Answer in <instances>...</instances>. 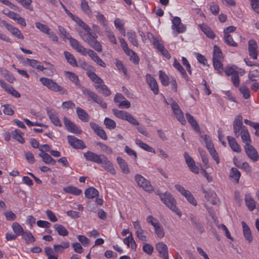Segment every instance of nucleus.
<instances>
[{"mask_svg":"<svg viewBox=\"0 0 259 259\" xmlns=\"http://www.w3.org/2000/svg\"><path fill=\"white\" fill-rule=\"evenodd\" d=\"M63 122L66 129L68 131L75 134L81 133V131L77 126L65 116L63 118Z\"/></svg>","mask_w":259,"mask_h":259,"instance_id":"obj_16","label":"nucleus"},{"mask_svg":"<svg viewBox=\"0 0 259 259\" xmlns=\"http://www.w3.org/2000/svg\"><path fill=\"white\" fill-rule=\"evenodd\" d=\"M12 137L21 144L25 142V140L21 136V132L19 130H15L12 132Z\"/></svg>","mask_w":259,"mask_h":259,"instance_id":"obj_48","label":"nucleus"},{"mask_svg":"<svg viewBox=\"0 0 259 259\" xmlns=\"http://www.w3.org/2000/svg\"><path fill=\"white\" fill-rule=\"evenodd\" d=\"M156 249L163 259H168V247L162 243L159 242L156 245Z\"/></svg>","mask_w":259,"mask_h":259,"instance_id":"obj_20","label":"nucleus"},{"mask_svg":"<svg viewBox=\"0 0 259 259\" xmlns=\"http://www.w3.org/2000/svg\"><path fill=\"white\" fill-rule=\"evenodd\" d=\"M230 176L238 183L241 176V173L236 168L233 167L231 170Z\"/></svg>","mask_w":259,"mask_h":259,"instance_id":"obj_53","label":"nucleus"},{"mask_svg":"<svg viewBox=\"0 0 259 259\" xmlns=\"http://www.w3.org/2000/svg\"><path fill=\"white\" fill-rule=\"evenodd\" d=\"M210 7V10L212 14L217 15L219 12L220 8L219 6L214 2H211L209 4Z\"/></svg>","mask_w":259,"mask_h":259,"instance_id":"obj_64","label":"nucleus"},{"mask_svg":"<svg viewBox=\"0 0 259 259\" xmlns=\"http://www.w3.org/2000/svg\"><path fill=\"white\" fill-rule=\"evenodd\" d=\"M159 79L162 84L164 86H168L169 84V78L166 74L162 70L159 71Z\"/></svg>","mask_w":259,"mask_h":259,"instance_id":"obj_51","label":"nucleus"},{"mask_svg":"<svg viewBox=\"0 0 259 259\" xmlns=\"http://www.w3.org/2000/svg\"><path fill=\"white\" fill-rule=\"evenodd\" d=\"M244 150L247 156L253 161H257L259 155L256 150L251 145L244 146Z\"/></svg>","mask_w":259,"mask_h":259,"instance_id":"obj_12","label":"nucleus"},{"mask_svg":"<svg viewBox=\"0 0 259 259\" xmlns=\"http://www.w3.org/2000/svg\"><path fill=\"white\" fill-rule=\"evenodd\" d=\"M21 4L25 9L32 11L33 7L31 5V0H16Z\"/></svg>","mask_w":259,"mask_h":259,"instance_id":"obj_62","label":"nucleus"},{"mask_svg":"<svg viewBox=\"0 0 259 259\" xmlns=\"http://www.w3.org/2000/svg\"><path fill=\"white\" fill-rule=\"evenodd\" d=\"M121 47L127 56H130V60L135 64H139L140 58L137 54L132 50L129 49L128 45L125 40L122 38H119Z\"/></svg>","mask_w":259,"mask_h":259,"instance_id":"obj_5","label":"nucleus"},{"mask_svg":"<svg viewBox=\"0 0 259 259\" xmlns=\"http://www.w3.org/2000/svg\"><path fill=\"white\" fill-rule=\"evenodd\" d=\"M64 74L66 76L72 81L74 85L80 89V87H83L79 83L78 77L73 72L69 71H65Z\"/></svg>","mask_w":259,"mask_h":259,"instance_id":"obj_26","label":"nucleus"},{"mask_svg":"<svg viewBox=\"0 0 259 259\" xmlns=\"http://www.w3.org/2000/svg\"><path fill=\"white\" fill-rule=\"evenodd\" d=\"M135 180L138 185L140 187H142L146 191H151L153 190L150 181L145 179L144 177L140 174H137L135 176Z\"/></svg>","mask_w":259,"mask_h":259,"instance_id":"obj_6","label":"nucleus"},{"mask_svg":"<svg viewBox=\"0 0 259 259\" xmlns=\"http://www.w3.org/2000/svg\"><path fill=\"white\" fill-rule=\"evenodd\" d=\"M117 162L124 174H128L130 173V171L128 164L122 158L118 157L117 158Z\"/></svg>","mask_w":259,"mask_h":259,"instance_id":"obj_28","label":"nucleus"},{"mask_svg":"<svg viewBox=\"0 0 259 259\" xmlns=\"http://www.w3.org/2000/svg\"><path fill=\"white\" fill-rule=\"evenodd\" d=\"M46 111L51 122L57 126H62L61 122L59 119L57 112H56L55 110L51 109L49 107H47L46 108Z\"/></svg>","mask_w":259,"mask_h":259,"instance_id":"obj_13","label":"nucleus"},{"mask_svg":"<svg viewBox=\"0 0 259 259\" xmlns=\"http://www.w3.org/2000/svg\"><path fill=\"white\" fill-rule=\"evenodd\" d=\"M1 23L5 26L8 31H9L13 35L19 39H23L24 36L21 31L17 28L13 27L11 24H8L6 21H1Z\"/></svg>","mask_w":259,"mask_h":259,"instance_id":"obj_17","label":"nucleus"},{"mask_svg":"<svg viewBox=\"0 0 259 259\" xmlns=\"http://www.w3.org/2000/svg\"><path fill=\"white\" fill-rule=\"evenodd\" d=\"M213 65L215 69L218 71V73L220 74H222L223 70V65L221 62V60H212Z\"/></svg>","mask_w":259,"mask_h":259,"instance_id":"obj_57","label":"nucleus"},{"mask_svg":"<svg viewBox=\"0 0 259 259\" xmlns=\"http://www.w3.org/2000/svg\"><path fill=\"white\" fill-rule=\"evenodd\" d=\"M104 124L107 128L113 130L116 127V122L112 119L106 117L104 121Z\"/></svg>","mask_w":259,"mask_h":259,"instance_id":"obj_54","label":"nucleus"},{"mask_svg":"<svg viewBox=\"0 0 259 259\" xmlns=\"http://www.w3.org/2000/svg\"><path fill=\"white\" fill-rule=\"evenodd\" d=\"M186 116L189 123L190 124L192 127H193L194 130L196 132L199 133L200 127L199 124L197 121L194 119V117L189 113H187L186 114Z\"/></svg>","mask_w":259,"mask_h":259,"instance_id":"obj_29","label":"nucleus"},{"mask_svg":"<svg viewBox=\"0 0 259 259\" xmlns=\"http://www.w3.org/2000/svg\"><path fill=\"white\" fill-rule=\"evenodd\" d=\"M35 26L37 29H38L40 31H41L43 33H46V34L49 33L50 29L49 28V27L47 25L42 24L40 22H36Z\"/></svg>","mask_w":259,"mask_h":259,"instance_id":"obj_58","label":"nucleus"},{"mask_svg":"<svg viewBox=\"0 0 259 259\" xmlns=\"http://www.w3.org/2000/svg\"><path fill=\"white\" fill-rule=\"evenodd\" d=\"M201 138L204 141L207 150L210 149L214 147L210 138L207 135L201 136Z\"/></svg>","mask_w":259,"mask_h":259,"instance_id":"obj_56","label":"nucleus"},{"mask_svg":"<svg viewBox=\"0 0 259 259\" xmlns=\"http://www.w3.org/2000/svg\"><path fill=\"white\" fill-rule=\"evenodd\" d=\"M239 91L241 92V93L243 95V96L244 99H248L250 96V93L249 89L246 86H242L239 88Z\"/></svg>","mask_w":259,"mask_h":259,"instance_id":"obj_60","label":"nucleus"},{"mask_svg":"<svg viewBox=\"0 0 259 259\" xmlns=\"http://www.w3.org/2000/svg\"><path fill=\"white\" fill-rule=\"evenodd\" d=\"M136 144L139 145L143 149L151 153H155V151L154 148L148 145L147 144L143 142L140 140L136 139Z\"/></svg>","mask_w":259,"mask_h":259,"instance_id":"obj_43","label":"nucleus"},{"mask_svg":"<svg viewBox=\"0 0 259 259\" xmlns=\"http://www.w3.org/2000/svg\"><path fill=\"white\" fill-rule=\"evenodd\" d=\"M13 231L15 232L17 236L22 235L25 232L23 228L18 223H13L12 226Z\"/></svg>","mask_w":259,"mask_h":259,"instance_id":"obj_50","label":"nucleus"},{"mask_svg":"<svg viewBox=\"0 0 259 259\" xmlns=\"http://www.w3.org/2000/svg\"><path fill=\"white\" fill-rule=\"evenodd\" d=\"M128 41L134 46H139L138 41L136 32L133 30H130L126 33Z\"/></svg>","mask_w":259,"mask_h":259,"instance_id":"obj_33","label":"nucleus"},{"mask_svg":"<svg viewBox=\"0 0 259 259\" xmlns=\"http://www.w3.org/2000/svg\"><path fill=\"white\" fill-rule=\"evenodd\" d=\"M67 140L68 143L73 148L76 149H83L85 148V145L82 140L77 139L74 136H68Z\"/></svg>","mask_w":259,"mask_h":259,"instance_id":"obj_11","label":"nucleus"},{"mask_svg":"<svg viewBox=\"0 0 259 259\" xmlns=\"http://www.w3.org/2000/svg\"><path fill=\"white\" fill-rule=\"evenodd\" d=\"M64 55L67 62L72 67H77V63L76 59L72 54L69 52L65 51Z\"/></svg>","mask_w":259,"mask_h":259,"instance_id":"obj_38","label":"nucleus"},{"mask_svg":"<svg viewBox=\"0 0 259 259\" xmlns=\"http://www.w3.org/2000/svg\"><path fill=\"white\" fill-rule=\"evenodd\" d=\"M26 61L31 67L35 68L39 71H43L46 68L41 65V63L34 59H30L29 58L26 59Z\"/></svg>","mask_w":259,"mask_h":259,"instance_id":"obj_37","label":"nucleus"},{"mask_svg":"<svg viewBox=\"0 0 259 259\" xmlns=\"http://www.w3.org/2000/svg\"><path fill=\"white\" fill-rule=\"evenodd\" d=\"M54 227L60 235L62 236L68 235V231L63 225L56 224L54 225Z\"/></svg>","mask_w":259,"mask_h":259,"instance_id":"obj_40","label":"nucleus"},{"mask_svg":"<svg viewBox=\"0 0 259 259\" xmlns=\"http://www.w3.org/2000/svg\"><path fill=\"white\" fill-rule=\"evenodd\" d=\"M90 126L95 133L101 139H107V136L103 128L94 122H91Z\"/></svg>","mask_w":259,"mask_h":259,"instance_id":"obj_21","label":"nucleus"},{"mask_svg":"<svg viewBox=\"0 0 259 259\" xmlns=\"http://www.w3.org/2000/svg\"><path fill=\"white\" fill-rule=\"evenodd\" d=\"M69 42L72 48L75 50L77 52L83 56H86L88 54L93 61L98 56L97 54L94 51L91 49H87L82 46L77 40L71 37L69 39Z\"/></svg>","mask_w":259,"mask_h":259,"instance_id":"obj_3","label":"nucleus"},{"mask_svg":"<svg viewBox=\"0 0 259 259\" xmlns=\"http://www.w3.org/2000/svg\"><path fill=\"white\" fill-rule=\"evenodd\" d=\"M190 220L195 229L200 233H202L204 232L205 230L204 227L200 223L199 219L197 217L191 214L190 215Z\"/></svg>","mask_w":259,"mask_h":259,"instance_id":"obj_22","label":"nucleus"},{"mask_svg":"<svg viewBox=\"0 0 259 259\" xmlns=\"http://www.w3.org/2000/svg\"><path fill=\"white\" fill-rule=\"evenodd\" d=\"M176 189L183 195L188 200V201L194 206H196L197 203L191 193L187 190H186L184 187L180 185H175Z\"/></svg>","mask_w":259,"mask_h":259,"instance_id":"obj_7","label":"nucleus"},{"mask_svg":"<svg viewBox=\"0 0 259 259\" xmlns=\"http://www.w3.org/2000/svg\"><path fill=\"white\" fill-rule=\"evenodd\" d=\"M63 191L67 193L74 195H79L82 193V190L74 186H68L63 188Z\"/></svg>","mask_w":259,"mask_h":259,"instance_id":"obj_39","label":"nucleus"},{"mask_svg":"<svg viewBox=\"0 0 259 259\" xmlns=\"http://www.w3.org/2000/svg\"><path fill=\"white\" fill-rule=\"evenodd\" d=\"M80 7L82 11L88 15H92V12L90 9L88 2L86 0H81Z\"/></svg>","mask_w":259,"mask_h":259,"instance_id":"obj_44","label":"nucleus"},{"mask_svg":"<svg viewBox=\"0 0 259 259\" xmlns=\"http://www.w3.org/2000/svg\"><path fill=\"white\" fill-rule=\"evenodd\" d=\"M99 191L96 188L91 187L84 191V195L87 198H94L99 196Z\"/></svg>","mask_w":259,"mask_h":259,"instance_id":"obj_31","label":"nucleus"},{"mask_svg":"<svg viewBox=\"0 0 259 259\" xmlns=\"http://www.w3.org/2000/svg\"><path fill=\"white\" fill-rule=\"evenodd\" d=\"M96 18L97 20L100 22L101 25H102L104 27L107 26V21L106 20L105 16L103 14L100 13L99 12H97Z\"/></svg>","mask_w":259,"mask_h":259,"instance_id":"obj_55","label":"nucleus"},{"mask_svg":"<svg viewBox=\"0 0 259 259\" xmlns=\"http://www.w3.org/2000/svg\"><path fill=\"white\" fill-rule=\"evenodd\" d=\"M146 79L148 84L153 94L155 95L158 94V85L156 79L151 74L148 73L146 75Z\"/></svg>","mask_w":259,"mask_h":259,"instance_id":"obj_15","label":"nucleus"},{"mask_svg":"<svg viewBox=\"0 0 259 259\" xmlns=\"http://www.w3.org/2000/svg\"><path fill=\"white\" fill-rule=\"evenodd\" d=\"M115 65L119 70H121L123 72L124 75H127V69L121 61L116 59L115 61Z\"/></svg>","mask_w":259,"mask_h":259,"instance_id":"obj_63","label":"nucleus"},{"mask_svg":"<svg viewBox=\"0 0 259 259\" xmlns=\"http://www.w3.org/2000/svg\"><path fill=\"white\" fill-rule=\"evenodd\" d=\"M184 156L186 162L190 170L195 174H198L199 172V168L196 165L195 162L193 158L186 152L184 153Z\"/></svg>","mask_w":259,"mask_h":259,"instance_id":"obj_14","label":"nucleus"},{"mask_svg":"<svg viewBox=\"0 0 259 259\" xmlns=\"http://www.w3.org/2000/svg\"><path fill=\"white\" fill-rule=\"evenodd\" d=\"M114 25L115 27L120 30L121 32L123 33V35H125V30L123 27V24L122 21L119 18H116L114 20Z\"/></svg>","mask_w":259,"mask_h":259,"instance_id":"obj_61","label":"nucleus"},{"mask_svg":"<svg viewBox=\"0 0 259 259\" xmlns=\"http://www.w3.org/2000/svg\"><path fill=\"white\" fill-rule=\"evenodd\" d=\"M223 58V53L219 47L214 46L212 60H222Z\"/></svg>","mask_w":259,"mask_h":259,"instance_id":"obj_45","label":"nucleus"},{"mask_svg":"<svg viewBox=\"0 0 259 259\" xmlns=\"http://www.w3.org/2000/svg\"><path fill=\"white\" fill-rule=\"evenodd\" d=\"M245 201L246 206L250 211H252L255 208L256 202L250 195L245 196Z\"/></svg>","mask_w":259,"mask_h":259,"instance_id":"obj_36","label":"nucleus"},{"mask_svg":"<svg viewBox=\"0 0 259 259\" xmlns=\"http://www.w3.org/2000/svg\"><path fill=\"white\" fill-rule=\"evenodd\" d=\"M102 158V167L110 174L113 175H115L116 170L112 163L105 155Z\"/></svg>","mask_w":259,"mask_h":259,"instance_id":"obj_18","label":"nucleus"},{"mask_svg":"<svg viewBox=\"0 0 259 259\" xmlns=\"http://www.w3.org/2000/svg\"><path fill=\"white\" fill-rule=\"evenodd\" d=\"M224 39L225 42L228 46L234 47L238 46L237 44L234 41L233 37L230 34L224 35Z\"/></svg>","mask_w":259,"mask_h":259,"instance_id":"obj_52","label":"nucleus"},{"mask_svg":"<svg viewBox=\"0 0 259 259\" xmlns=\"http://www.w3.org/2000/svg\"><path fill=\"white\" fill-rule=\"evenodd\" d=\"M112 112L116 117L123 120H125L128 113V112L125 111L119 110L117 109H113Z\"/></svg>","mask_w":259,"mask_h":259,"instance_id":"obj_46","label":"nucleus"},{"mask_svg":"<svg viewBox=\"0 0 259 259\" xmlns=\"http://www.w3.org/2000/svg\"><path fill=\"white\" fill-rule=\"evenodd\" d=\"M76 113L79 118L83 122H88L90 120V117L88 113L83 109L77 107L76 108Z\"/></svg>","mask_w":259,"mask_h":259,"instance_id":"obj_27","label":"nucleus"},{"mask_svg":"<svg viewBox=\"0 0 259 259\" xmlns=\"http://www.w3.org/2000/svg\"><path fill=\"white\" fill-rule=\"evenodd\" d=\"M147 234V232L143 229H141L139 231H136V234L137 237L140 240L143 241H146L147 240V237L146 235Z\"/></svg>","mask_w":259,"mask_h":259,"instance_id":"obj_59","label":"nucleus"},{"mask_svg":"<svg viewBox=\"0 0 259 259\" xmlns=\"http://www.w3.org/2000/svg\"><path fill=\"white\" fill-rule=\"evenodd\" d=\"M241 137L243 143L245 145H250L251 139L250 138L249 134L246 127H243L240 133Z\"/></svg>","mask_w":259,"mask_h":259,"instance_id":"obj_32","label":"nucleus"},{"mask_svg":"<svg viewBox=\"0 0 259 259\" xmlns=\"http://www.w3.org/2000/svg\"><path fill=\"white\" fill-rule=\"evenodd\" d=\"M242 119V116L239 114L235 117L233 123V132L237 138L240 136V131L241 132L243 127H245L243 125Z\"/></svg>","mask_w":259,"mask_h":259,"instance_id":"obj_9","label":"nucleus"},{"mask_svg":"<svg viewBox=\"0 0 259 259\" xmlns=\"http://www.w3.org/2000/svg\"><path fill=\"white\" fill-rule=\"evenodd\" d=\"M155 233L157 236L159 238H162L164 236L165 233L163 227L159 223L154 227Z\"/></svg>","mask_w":259,"mask_h":259,"instance_id":"obj_49","label":"nucleus"},{"mask_svg":"<svg viewBox=\"0 0 259 259\" xmlns=\"http://www.w3.org/2000/svg\"><path fill=\"white\" fill-rule=\"evenodd\" d=\"M199 27L208 37L211 39H213L215 37V35L213 31L206 25L204 24H200Z\"/></svg>","mask_w":259,"mask_h":259,"instance_id":"obj_30","label":"nucleus"},{"mask_svg":"<svg viewBox=\"0 0 259 259\" xmlns=\"http://www.w3.org/2000/svg\"><path fill=\"white\" fill-rule=\"evenodd\" d=\"M39 156L42 158L43 162L46 164L55 165L56 162V161L47 153L41 152L39 154Z\"/></svg>","mask_w":259,"mask_h":259,"instance_id":"obj_34","label":"nucleus"},{"mask_svg":"<svg viewBox=\"0 0 259 259\" xmlns=\"http://www.w3.org/2000/svg\"><path fill=\"white\" fill-rule=\"evenodd\" d=\"M104 156V155H99L90 151H88L83 153V156L87 160L100 164L102 163V158H103Z\"/></svg>","mask_w":259,"mask_h":259,"instance_id":"obj_10","label":"nucleus"},{"mask_svg":"<svg viewBox=\"0 0 259 259\" xmlns=\"http://www.w3.org/2000/svg\"><path fill=\"white\" fill-rule=\"evenodd\" d=\"M241 224L243 228V235L245 239L249 243L252 242L253 240V237L249 227L244 222H242Z\"/></svg>","mask_w":259,"mask_h":259,"instance_id":"obj_23","label":"nucleus"},{"mask_svg":"<svg viewBox=\"0 0 259 259\" xmlns=\"http://www.w3.org/2000/svg\"><path fill=\"white\" fill-rule=\"evenodd\" d=\"M159 197L161 201L172 211L179 217H181V210L176 206V200L173 196L169 192L159 194Z\"/></svg>","mask_w":259,"mask_h":259,"instance_id":"obj_2","label":"nucleus"},{"mask_svg":"<svg viewBox=\"0 0 259 259\" xmlns=\"http://www.w3.org/2000/svg\"><path fill=\"white\" fill-rule=\"evenodd\" d=\"M80 37L95 51L98 52L102 51L101 44L97 40L98 35L95 32H84L82 31H79Z\"/></svg>","mask_w":259,"mask_h":259,"instance_id":"obj_1","label":"nucleus"},{"mask_svg":"<svg viewBox=\"0 0 259 259\" xmlns=\"http://www.w3.org/2000/svg\"><path fill=\"white\" fill-rule=\"evenodd\" d=\"M80 90L82 91V94L86 96L88 95L89 97L88 100H92L94 102L96 103V102L99 100L100 98L96 93L93 92V91L86 89L84 87H80Z\"/></svg>","mask_w":259,"mask_h":259,"instance_id":"obj_24","label":"nucleus"},{"mask_svg":"<svg viewBox=\"0 0 259 259\" xmlns=\"http://www.w3.org/2000/svg\"><path fill=\"white\" fill-rule=\"evenodd\" d=\"M227 139L231 149L234 152L240 153L241 151V149L239 145L237 143L236 139L231 136H227Z\"/></svg>","mask_w":259,"mask_h":259,"instance_id":"obj_25","label":"nucleus"},{"mask_svg":"<svg viewBox=\"0 0 259 259\" xmlns=\"http://www.w3.org/2000/svg\"><path fill=\"white\" fill-rule=\"evenodd\" d=\"M87 74L93 82L98 84V85H100L104 83L103 80L98 76L95 73L93 72H87Z\"/></svg>","mask_w":259,"mask_h":259,"instance_id":"obj_42","label":"nucleus"},{"mask_svg":"<svg viewBox=\"0 0 259 259\" xmlns=\"http://www.w3.org/2000/svg\"><path fill=\"white\" fill-rule=\"evenodd\" d=\"M173 66L181 73L183 77H184L186 80H189V77L187 75L184 68L176 59L174 60Z\"/></svg>","mask_w":259,"mask_h":259,"instance_id":"obj_35","label":"nucleus"},{"mask_svg":"<svg viewBox=\"0 0 259 259\" xmlns=\"http://www.w3.org/2000/svg\"><path fill=\"white\" fill-rule=\"evenodd\" d=\"M248 52L249 56L253 59H257V45L255 40L250 39L248 42Z\"/></svg>","mask_w":259,"mask_h":259,"instance_id":"obj_19","label":"nucleus"},{"mask_svg":"<svg viewBox=\"0 0 259 259\" xmlns=\"http://www.w3.org/2000/svg\"><path fill=\"white\" fill-rule=\"evenodd\" d=\"M171 28L177 33H184L186 31V26L181 23V19L179 17H174L172 20Z\"/></svg>","mask_w":259,"mask_h":259,"instance_id":"obj_8","label":"nucleus"},{"mask_svg":"<svg viewBox=\"0 0 259 259\" xmlns=\"http://www.w3.org/2000/svg\"><path fill=\"white\" fill-rule=\"evenodd\" d=\"M39 81L44 85L47 87L52 91L59 92L61 95H67L68 94L67 90L59 85L56 82L52 79L46 77H41L39 79Z\"/></svg>","mask_w":259,"mask_h":259,"instance_id":"obj_4","label":"nucleus"},{"mask_svg":"<svg viewBox=\"0 0 259 259\" xmlns=\"http://www.w3.org/2000/svg\"><path fill=\"white\" fill-rule=\"evenodd\" d=\"M95 88L96 89H100L99 92L105 97H108L111 94L110 91L107 86L104 84V83L100 85H95Z\"/></svg>","mask_w":259,"mask_h":259,"instance_id":"obj_41","label":"nucleus"},{"mask_svg":"<svg viewBox=\"0 0 259 259\" xmlns=\"http://www.w3.org/2000/svg\"><path fill=\"white\" fill-rule=\"evenodd\" d=\"M22 238L25 240L26 244L34 242L35 240L32 233L28 231H25L22 235Z\"/></svg>","mask_w":259,"mask_h":259,"instance_id":"obj_47","label":"nucleus"}]
</instances>
